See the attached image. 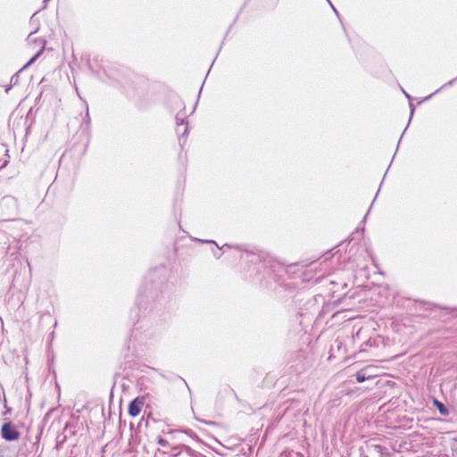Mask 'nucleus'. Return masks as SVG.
<instances>
[{
    "instance_id": "nucleus-1",
    "label": "nucleus",
    "mask_w": 457,
    "mask_h": 457,
    "mask_svg": "<svg viewBox=\"0 0 457 457\" xmlns=\"http://www.w3.org/2000/svg\"><path fill=\"white\" fill-rule=\"evenodd\" d=\"M1 434L4 439L7 441H14L19 438V432L11 423H4L2 426Z\"/></svg>"
},
{
    "instance_id": "nucleus-2",
    "label": "nucleus",
    "mask_w": 457,
    "mask_h": 457,
    "mask_svg": "<svg viewBox=\"0 0 457 457\" xmlns=\"http://www.w3.org/2000/svg\"><path fill=\"white\" fill-rule=\"evenodd\" d=\"M144 404V402L140 398L134 399L129 405V414L132 417L137 416L140 411L141 408Z\"/></svg>"
},
{
    "instance_id": "nucleus-3",
    "label": "nucleus",
    "mask_w": 457,
    "mask_h": 457,
    "mask_svg": "<svg viewBox=\"0 0 457 457\" xmlns=\"http://www.w3.org/2000/svg\"><path fill=\"white\" fill-rule=\"evenodd\" d=\"M367 370H368V368H365L357 372V374H356L357 382L362 383L366 379H369L370 378L372 377L371 375H367V373H366Z\"/></svg>"
},
{
    "instance_id": "nucleus-4",
    "label": "nucleus",
    "mask_w": 457,
    "mask_h": 457,
    "mask_svg": "<svg viewBox=\"0 0 457 457\" xmlns=\"http://www.w3.org/2000/svg\"><path fill=\"white\" fill-rule=\"evenodd\" d=\"M434 403L436 406V408L438 409L440 414H442L444 416L448 415L449 412H448L447 408L441 402L435 400Z\"/></svg>"
},
{
    "instance_id": "nucleus-5",
    "label": "nucleus",
    "mask_w": 457,
    "mask_h": 457,
    "mask_svg": "<svg viewBox=\"0 0 457 457\" xmlns=\"http://www.w3.org/2000/svg\"><path fill=\"white\" fill-rule=\"evenodd\" d=\"M42 53V50H40L39 52H37L28 62L27 64L23 67V69L27 68L28 66H29L30 64H32L37 58L38 56L41 54Z\"/></svg>"
},
{
    "instance_id": "nucleus-6",
    "label": "nucleus",
    "mask_w": 457,
    "mask_h": 457,
    "mask_svg": "<svg viewBox=\"0 0 457 457\" xmlns=\"http://www.w3.org/2000/svg\"><path fill=\"white\" fill-rule=\"evenodd\" d=\"M158 443H159L160 445H162L163 447H165L168 445L167 441L165 439H162V438H159Z\"/></svg>"
},
{
    "instance_id": "nucleus-7",
    "label": "nucleus",
    "mask_w": 457,
    "mask_h": 457,
    "mask_svg": "<svg viewBox=\"0 0 457 457\" xmlns=\"http://www.w3.org/2000/svg\"><path fill=\"white\" fill-rule=\"evenodd\" d=\"M456 79H457V78H456V79H454L450 80L447 84H445V86H443L440 89H442L443 87H445V86H447V85H452V84L454 82V80H456Z\"/></svg>"
},
{
    "instance_id": "nucleus-8",
    "label": "nucleus",
    "mask_w": 457,
    "mask_h": 457,
    "mask_svg": "<svg viewBox=\"0 0 457 457\" xmlns=\"http://www.w3.org/2000/svg\"><path fill=\"white\" fill-rule=\"evenodd\" d=\"M330 5L332 6L333 11L336 12V14H337V15H338V13H337V12L336 8H335L331 4H330Z\"/></svg>"
},
{
    "instance_id": "nucleus-9",
    "label": "nucleus",
    "mask_w": 457,
    "mask_h": 457,
    "mask_svg": "<svg viewBox=\"0 0 457 457\" xmlns=\"http://www.w3.org/2000/svg\"><path fill=\"white\" fill-rule=\"evenodd\" d=\"M413 112H414V109L412 108V109H411V115H412V114H413Z\"/></svg>"
},
{
    "instance_id": "nucleus-10",
    "label": "nucleus",
    "mask_w": 457,
    "mask_h": 457,
    "mask_svg": "<svg viewBox=\"0 0 457 457\" xmlns=\"http://www.w3.org/2000/svg\"><path fill=\"white\" fill-rule=\"evenodd\" d=\"M406 97L410 98V96L404 92Z\"/></svg>"
}]
</instances>
